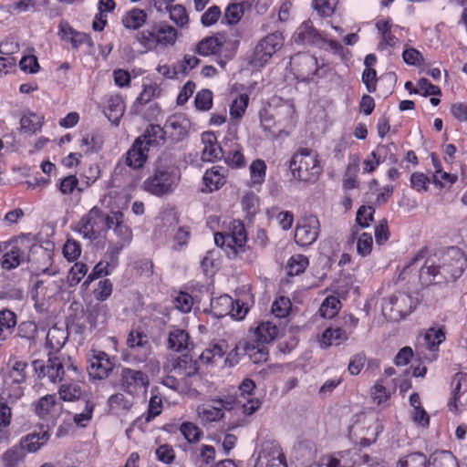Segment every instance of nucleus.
<instances>
[{
  "label": "nucleus",
  "instance_id": "nucleus-1",
  "mask_svg": "<svg viewBox=\"0 0 467 467\" xmlns=\"http://www.w3.org/2000/svg\"><path fill=\"white\" fill-rule=\"evenodd\" d=\"M467 265V258L458 247H450L442 256V264L436 265L427 259L419 273L422 285H431L456 281L462 276Z\"/></svg>",
  "mask_w": 467,
  "mask_h": 467
},
{
  "label": "nucleus",
  "instance_id": "nucleus-2",
  "mask_svg": "<svg viewBox=\"0 0 467 467\" xmlns=\"http://www.w3.org/2000/svg\"><path fill=\"white\" fill-rule=\"evenodd\" d=\"M180 178V170L172 163L171 156L162 153L155 162L153 174L144 182V189L153 195L162 196L173 191Z\"/></svg>",
  "mask_w": 467,
  "mask_h": 467
},
{
  "label": "nucleus",
  "instance_id": "nucleus-3",
  "mask_svg": "<svg viewBox=\"0 0 467 467\" xmlns=\"http://www.w3.org/2000/svg\"><path fill=\"white\" fill-rule=\"evenodd\" d=\"M48 429L44 426L21 438L18 444L6 450L1 456L3 467H18L26 457V452H36L49 440Z\"/></svg>",
  "mask_w": 467,
  "mask_h": 467
},
{
  "label": "nucleus",
  "instance_id": "nucleus-4",
  "mask_svg": "<svg viewBox=\"0 0 467 467\" xmlns=\"http://www.w3.org/2000/svg\"><path fill=\"white\" fill-rule=\"evenodd\" d=\"M289 170L295 179L314 182L321 172L317 159L308 149H300L289 161Z\"/></svg>",
  "mask_w": 467,
  "mask_h": 467
},
{
  "label": "nucleus",
  "instance_id": "nucleus-5",
  "mask_svg": "<svg viewBox=\"0 0 467 467\" xmlns=\"http://www.w3.org/2000/svg\"><path fill=\"white\" fill-rule=\"evenodd\" d=\"M30 245L25 238H16L4 243V255L1 258V267L5 271H12L30 260Z\"/></svg>",
  "mask_w": 467,
  "mask_h": 467
},
{
  "label": "nucleus",
  "instance_id": "nucleus-6",
  "mask_svg": "<svg viewBox=\"0 0 467 467\" xmlns=\"http://www.w3.org/2000/svg\"><path fill=\"white\" fill-rule=\"evenodd\" d=\"M283 46L284 36L281 32L268 34L256 45L250 64L258 67L265 66Z\"/></svg>",
  "mask_w": 467,
  "mask_h": 467
},
{
  "label": "nucleus",
  "instance_id": "nucleus-7",
  "mask_svg": "<svg viewBox=\"0 0 467 467\" xmlns=\"http://www.w3.org/2000/svg\"><path fill=\"white\" fill-rule=\"evenodd\" d=\"M230 232L227 233L228 238L226 239L231 244L230 250H227V257L235 259L237 257L244 258V254L249 250L246 245L247 234L244 224L240 220H234L231 223L229 227Z\"/></svg>",
  "mask_w": 467,
  "mask_h": 467
},
{
  "label": "nucleus",
  "instance_id": "nucleus-8",
  "mask_svg": "<svg viewBox=\"0 0 467 467\" xmlns=\"http://www.w3.org/2000/svg\"><path fill=\"white\" fill-rule=\"evenodd\" d=\"M254 467H287L281 447L271 441L262 445Z\"/></svg>",
  "mask_w": 467,
  "mask_h": 467
},
{
  "label": "nucleus",
  "instance_id": "nucleus-9",
  "mask_svg": "<svg viewBox=\"0 0 467 467\" xmlns=\"http://www.w3.org/2000/svg\"><path fill=\"white\" fill-rule=\"evenodd\" d=\"M319 221L317 216L310 215L302 218L295 231V241L301 246H308L317 239Z\"/></svg>",
  "mask_w": 467,
  "mask_h": 467
},
{
  "label": "nucleus",
  "instance_id": "nucleus-10",
  "mask_svg": "<svg viewBox=\"0 0 467 467\" xmlns=\"http://www.w3.org/2000/svg\"><path fill=\"white\" fill-rule=\"evenodd\" d=\"M28 364L26 361L15 359L11 364L10 369L5 377V384L13 389V396L19 398L23 395V384L27 379Z\"/></svg>",
  "mask_w": 467,
  "mask_h": 467
},
{
  "label": "nucleus",
  "instance_id": "nucleus-11",
  "mask_svg": "<svg viewBox=\"0 0 467 467\" xmlns=\"http://www.w3.org/2000/svg\"><path fill=\"white\" fill-rule=\"evenodd\" d=\"M166 137L172 142L182 141L187 136L190 121L183 117H171L165 122Z\"/></svg>",
  "mask_w": 467,
  "mask_h": 467
},
{
  "label": "nucleus",
  "instance_id": "nucleus-12",
  "mask_svg": "<svg viewBox=\"0 0 467 467\" xmlns=\"http://www.w3.org/2000/svg\"><path fill=\"white\" fill-rule=\"evenodd\" d=\"M114 368V363L110 360L108 354L99 352L90 359V365L88 367V372L90 378L94 379H103L109 376V373Z\"/></svg>",
  "mask_w": 467,
  "mask_h": 467
},
{
  "label": "nucleus",
  "instance_id": "nucleus-13",
  "mask_svg": "<svg viewBox=\"0 0 467 467\" xmlns=\"http://www.w3.org/2000/svg\"><path fill=\"white\" fill-rule=\"evenodd\" d=\"M202 142L204 145L201 156L203 161L213 162L224 157L223 150L218 144L217 138L213 131H204L202 134Z\"/></svg>",
  "mask_w": 467,
  "mask_h": 467
},
{
  "label": "nucleus",
  "instance_id": "nucleus-14",
  "mask_svg": "<svg viewBox=\"0 0 467 467\" xmlns=\"http://www.w3.org/2000/svg\"><path fill=\"white\" fill-rule=\"evenodd\" d=\"M120 385L124 391L130 393L132 387H147L149 378L140 370L123 368L120 373Z\"/></svg>",
  "mask_w": 467,
  "mask_h": 467
},
{
  "label": "nucleus",
  "instance_id": "nucleus-15",
  "mask_svg": "<svg viewBox=\"0 0 467 467\" xmlns=\"http://www.w3.org/2000/svg\"><path fill=\"white\" fill-rule=\"evenodd\" d=\"M100 208L94 206L85 214L78 223V232L89 240H96L99 237L98 222L94 219L99 217Z\"/></svg>",
  "mask_w": 467,
  "mask_h": 467
},
{
  "label": "nucleus",
  "instance_id": "nucleus-16",
  "mask_svg": "<svg viewBox=\"0 0 467 467\" xmlns=\"http://www.w3.org/2000/svg\"><path fill=\"white\" fill-rule=\"evenodd\" d=\"M127 345L140 355V360H145L151 353L148 336L141 331L131 330L127 337Z\"/></svg>",
  "mask_w": 467,
  "mask_h": 467
},
{
  "label": "nucleus",
  "instance_id": "nucleus-17",
  "mask_svg": "<svg viewBox=\"0 0 467 467\" xmlns=\"http://www.w3.org/2000/svg\"><path fill=\"white\" fill-rule=\"evenodd\" d=\"M391 311L396 312L401 318L409 316L417 306V300L406 293H399L389 297Z\"/></svg>",
  "mask_w": 467,
  "mask_h": 467
},
{
  "label": "nucleus",
  "instance_id": "nucleus-18",
  "mask_svg": "<svg viewBox=\"0 0 467 467\" xmlns=\"http://www.w3.org/2000/svg\"><path fill=\"white\" fill-rule=\"evenodd\" d=\"M148 151L149 149L143 145L141 137H138L127 152L126 164L133 169L141 168L147 160Z\"/></svg>",
  "mask_w": 467,
  "mask_h": 467
},
{
  "label": "nucleus",
  "instance_id": "nucleus-19",
  "mask_svg": "<svg viewBox=\"0 0 467 467\" xmlns=\"http://www.w3.org/2000/svg\"><path fill=\"white\" fill-rule=\"evenodd\" d=\"M350 331L343 327H329L324 330L320 339V346L327 348L332 345L338 346L348 339Z\"/></svg>",
  "mask_w": 467,
  "mask_h": 467
},
{
  "label": "nucleus",
  "instance_id": "nucleus-20",
  "mask_svg": "<svg viewBox=\"0 0 467 467\" xmlns=\"http://www.w3.org/2000/svg\"><path fill=\"white\" fill-rule=\"evenodd\" d=\"M192 346L190 335L187 331L181 328H173L169 332L167 347L169 349L182 352L189 349Z\"/></svg>",
  "mask_w": 467,
  "mask_h": 467
},
{
  "label": "nucleus",
  "instance_id": "nucleus-21",
  "mask_svg": "<svg viewBox=\"0 0 467 467\" xmlns=\"http://www.w3.org/2000/svg\"><path fill=\"white\" fill-rule=\"evenodd\" d=\"M171 366L172 370L182 377H192L199 371L198 360L193 359L188 354L179 356L173 360Z\"/></svg>",
  "mask_w": 467,
  "mask_h": 467
},
{
  "label": "nucleus",
  "instance_id": "nucleus-22",
  "mask_svg": "<svg viewBox=\"0 0 467 467\" xmlns=\"http://www.w3.org/2000/svg\"><path fill=\"white\" fill-rule=\"evenodd\" d=\"M224 171L225 169L222 166H213L207 170L202 178L205 185V189H202V192H212L220 189L225 183Z\"/></svg>",
  "mask_w": 467,
  "mask_h": 467
},
{
  "label": "nucleus",
  "instance_id": "nucleus-23",
  "mask_svg": "<svg viewBox=\"0 0 467 467\" xmlns=\"http://www.w3.org/2000/svg\"><path fill=\"white\" fill-rule=\"evenodd\" d=\"M140 137L143 140V145L148 147L149 150L150 147L163 145L166 140L165 126L161 127L158 124H150Z\"/></svg>",
  "mask_w": 467,
  "mask_h": 467
},
{
  "label": "nucleus",
  "instance_id": "nucleus-24",
  "mask_svg": "<svg viewBox=\"0 0 467 467\" xmlns=\"http://www.w3.org/2000/svg\"><path fill=\"white\" fill-rule=\"evenodd\" d=\"M295 41L301 44L317 45L323 41L319 32L313 26L311 21L304 22L296 31Z\"/></svg>",
  "mask_w": 467,
  "mask_h": 467
},
{
  "label": "nucleus",
  "instance_id": "nucleus-25",
  "mask_svg": "<svg viewBox=\"0 0 467 467\" xmlns=\"http://www.w3.org/2000/svg\"><path fill=\"white\" fill-rule=\"evenodd\" d=\"M213 405H209L207 407L203 406L202 408L198 409V412L200 415L208 420V421H215L223 417V409L230 410L232 408V402L225 401L222 399L213 400Z\"/></svg>",
  "mask_w": 467,
  "mask_h": 467
},
{
  "label": "nucleus",
  "instance_id": "nucleus-26",
  "mask_svg": "<svg viewBox=\"0 0 467 467\" xmlns=\"http://www.w3.org/2000/svg\"><path fill=\"white\" fill-rule=\"evenodd\" d=\"M17 325L16 314L7 308L0 310V341L4 342L12 335Z\"/></svg>",
  "mask_w": 467,
  "mask_h": 467
},
{
  "label": "nucleus",
  "instance_id": "nucleus-27",
  "mask_svg": "<svg viewBox=\"0 0 467 467\" xmlns=\"http://www.w3.org/2000/svg\"><path fill=\"white\" fill-rule=\"evenodd\" d=\"M125 105L122 98L119 95L111 96L108 99L107 107L104 114L109 121L115 125H119L120 118L123 116Z\"/></svg>",
  "mask_w": 467,
  "mask_h": 467
},
{
  "label": "nucleus",
  "instance_id": "nucleus-28",
  "mask_svg": "<svg viewBox=\"0 0 467 467\" xmlns=\"http://www.w3.org/2000/svg\"><path fill=\"white\" fill-rule=\"evenodd\" d=\"M428 467H459L456 457L450 451H436L428 458Z\"/></svg>",
  "mask_w": 467,
  "mask_h": 467
},
{
  "label": "nucleus",
  "instance_id": "nucleus-29",
  "mask_svg": "<svg viewBox=\"0 0 467 467\" xmlns=\"http://www.w3.org/2000/svg\"><path fill=\"white\" fill-rule=\"evenodd\" d=\"M452 398L448 403L451 410H457V400L462 394L467 391V374L458 372L452 379Z\"/></svg>",
  "mask_w": 467,
  "mask_h": 467
},
{
  "label": "nucleus",
  "instance_id": "nucleus-30",
  "mask_svg": "<svg viewBox=\"0 0 467 467\" xmlns=\"http://www.w3.org/2000/svg\"><path fill=\"white\" fill-rule=\"evenodd\" d=\"M147 21V14L140 8H132L122 17V25L128 29L137 30Z\"/></svg>",
  "mask_w": 467,
  "mask_h": 467
},
{
  "label": "nucleus",
  "instance_id": "nucleus-31",
  "mask_svg": "<svg viewBox=\"0 0 467 467\" xmlns=\"http://www.w3.org/2000/svg\"><path fill=\"white\" fill-rule=\"evenodd\" d=\"M108 316L107 305L97 303L88 310L87 320L91 328H96L98 325L106 323Z\"/></svg>",
  "mask_w": 467,
  "mask_h": 467
},
{
  "label": "nucleus",
  "instance_id": "nucleus-32",
  "mask_svg": "<svg viewBox=\"0 0 467 467\" xmlns=\"http://www.w3.org/2000/svg\"><path fill=\"white\" fill-rule=\"evenodd\" d=\"M47 378L51 382L62 381L65 375V364L59 357L50 356L47 361Z\"/></svg>",
  "mask_w": 467,
  "mask_h": 467
},
{
  "label": "nucleus",
  "instance_id": "nucleus-33",
  "mask_svg": "<svg viewBox=\"0 0 467 467\" xmlns=\"http://www.w3.org/2000/svg\"><path fill=\"white\" fill-rule=\"evenodd\" d=\"M223 42L217 36H207L196 46L195 51L201 56H209L220 52Z\"/></svg>",
  "mask_w": 467,
  "mask_h": 467
},
{
  "label": "nucleus",
  "instance_id": "nucleus-34",
  "mask_svg": "<svg viewBox=\"0 0 467 467\" xmlns=\"http://www.w3.org/2000/svg\"><path fill=\"white\" fill-rule=\"evenodd\" d=\"M158 45H173L177 38V30L165 23L155 24Z\"/></svg>",
  "mask_w": 467,
  "mask_h": 467
},
{
  "label": "nucleus",
  "instance_id": "nucleus-35",
  "mask_svg": "<svg viewBox=\"0 0 467 467\" xmlns=\"http://www.w3.org/2000/svg\"><path fill=\"white\" fill-rule=\"evenodd\" d=\"M278 327L271 322H262L255 329V335L259 342L269 343L278 335Z\"/></svg>",
  "mask_w": 467,
  "mask_h": 467
},
{
  "label": "nucleus",
  "instance_id": "nucleus-36",
  "mask_svg": "<svg viewBox=\"0 0 467 467\" xmlns=\"http://www.w3.org/2000/svg\"><path fill=\"white\" fill-rule=\"evenodd\" d=\"M428 458L420 451H415L401 457L397 467H428Z\"/></svg>",
  "mask_w": 467,
  "mask_h": 467
},
{
  "label": "nucleus",
  "instance_id": "nucleus-37",
  "mask_svg": "<svg viewBox=\"0 0 467 467\" xmlns=\"http://www.w3.org/2000/svg\"><path fill=\"white\" fill-rule=\"evenodd\" d=\"M233 298L227 295L212 299L211 312L218 318L229 315V308L233 305Z\"/></svg>",
  "mask_w": 467,
  "mask_h": 467
},
{
  "label": "nucleus",
  "instance_id": "nucleus-38",
  "mask_svg": "<svg viewBox=\"0 0 467 467\" xmlns=\"http://www.w3.org/2000/svg\"><path fill=\"white\" fill-rule=\"evenodd\" d=\"M136 39L146 50L154 49L158 45L155 24L150 28L137 33Z\"/></svg>",
  "mask_w": 467,
  "mask_h": 467
},
{
  "label": "nucleus",
  "instance_id": "nucleus-39",
  "mask_svg": "<svg viewBox=\"0 0 467 467\" xmlns=\"http://www.w3.org/2000/svg\"><path fill=\"white\" fill-rule=\"evenodd\" d=\"M339 308V299L337 296H328L321 304L319 312L323 317L331 319L338 313Z\"/></svg>",
  "mask_w": 467,
  "mask_h": 467
},
{
  "label": "nucleus",
  "instance_id": "nucleus-40",
  "mask_svg": "<svg viewBox=\"0 0 467 467\" xmlns=\"http://www.w3.org/2000/svg\"><path fill=\"white\" fill-rule=\"evenodd\" d=\"M42 117L35 113L24 115L20 119V129L24 132L35 133L42 127Z\"/></svg>",
  "mask_w": 467,
  "mask_h": 467
},
{
  "label": "nucleus",
  "instance_id": "nucleus-41",
  "mask_svg": "<svg viewBox=\"0 0 467 467\" xmlns=\"http://www.w3.org/2000/svg\"><path fill=\"white\" fill-rule=\"evenodd\" d=\"M308 265V258L303 254L292 256L287 263V271L290 275H298Z\"/></svg>",
  "mask_w": 467,
  "mask_h": 467
},
{
  "label": "nucleus",
  "instance_id": "nucleus-42",
  "mask_svg": "<svg viewBox=\"0 0 467 467\" xmlns=\"http://www.w3.org/2000/svg\"><path fill=\"white\" fill-rule=\"evenodd\" d=\"M242 207L246 213L247 217L252 218L256 214L259 209V198L253 192H247L242 198Z\"/></svg>",
  "mask_w": 467,
  "mask_h": 467
},
{
  "label": "nucleus",
  "instance_id": "nucleus-43",
  "mask_svg": "<svg viewBox=\"0 0 467 467\" xmlns=\"http://www.w3.org/2000/svg\"><path fill=\"white\" fill-rule=\"evenodd\" d=\"M37 335V326L34 321H23L17 327L16 337L29 342L35 341Z\"/></svg>",
  "mask_w": 467,
  "mask_h": 467
},
{
  "label": "nucleus",
  "instance_id": "nucleus-44",
  "mask_svg": "<svg viewBox=\"0 0 467 467\" xmlns=\"http://www.w3.org/2000/svg\"><path fill=\"white\" fill-rule=\"evenodd\" d=\"M266 164L263 160L257 159L250 165L251 180L254 184H262L265 181Z\"/></svg>",
  "mask_w": 467,
  "mask_h": 467
},
{
  "label": "nucleus",
  "instance_id": "nucleus-45",
  "mask_svg": "<svg viewBox=\"0 0 467 467\" xmlns=\"http://www.w3.org/2000/svg\"><path fill=\"white\" fill-rule=\"evenodd\" d=\"M88 268L84 263L78 262L70 269L67 275V283L69 286L77 285L86 275Z\"/></svg>",
  "mask_w": 467,
  "mask_h": 467
},
{
  "label": "nucleus",
  "instance_id": "nucleus-46",
  "mask_svg": "<svg viewBox=\"0 0 467 467\" xmlns=\"http://www.w3.org/2000/svg\"><path fill=\"white\" fill-rule=\"evenodd\" d=\"M194 104L198 110H209L213 106V92L207 88L200 90L195 96Z\"/></svg>",
  "mask_w": 467,
  "mask_h": 467
},
{
  "label": "nucleus",
  "instance_id": "nucleus-47",
  "mask_svg": "<svg viewBox=\"0 0 467 467\" xmlns=\"http://www.w3.org/2000/svg\"><path fill=\"white\" fill-rule=\"evenodd\" d=\"M249 98L246 94L240 95L230 106V115L233 119H241L248 106Z\"/></svg>",
  "mask_w": 467,
  "mask_h": 467
},
{
  "label": "nucleus",
  "instance_id": "nucleus-48",
  "mask_svg": "<svg viewBox=\"0 0 467 467\" xmlns=\"http://www.w3.org/2000/svg\"><path fill=\"white\" fill-rule=\"evenodd\" d=\"M291 301L289 298L280 296L275 299L272 305V313L275 317L283 318L285 317L291 309Z\"/></svg>",
  "mask_w": 467,
  "mask_h": 467
},
{
  "label": "nucleus",
  "instance_id": "nucleus-49",
  "mask_svg": "<svg viewBox=\"0 0 467 467\" xmlns=\"http://www.w3.org/2000/svg\"><path fill=\"white\" fill-rule=\"evenodd\" d=\"M180 431L190 443L198 441L202 434V431L192 422H183L180 427Z\"/></svg>",
  "mask_w": 467,
  "mask_h": 467
},
{
  "label": "nucleus",
  "instance_id": "nucleus-50",
  "mask_svg": "<svg viewBox=\"0 0 467 467\" xmlns=\"http://www.w3.org/2000/svg\"><path fill=\"white\" fill-rule=\"evenodd\" d=\"M60 398L65 401H72L79 399L81 389L78 384H63L59 389Z\"/></svg>",
  "mask_w": 467,
  "mask_h": 467
},
{
  "label": "nucleus",
  "instance_id": "nucleus-51",
  "mask_svg": "<svg viewBox=\"0 0 467 467\" xmlns=\"http://www.w3.org/2000/svg\"><path fill=\"white\" fill-rule=\"evenodd\" d=\"M337 4V0H314L313 7L321 16H330Z\"/></svg>",
  "mask_w": 467,
  "mask_h": 467
},
{
  "label": "nucleus",
  "instance_id": "nucleus-52",
  "mask_svg": "<svg viewBox=\"0 0 467 467\" xmlns=\"http://www.w3.org/2000/svg\"><path fill=\"white\" fill-rule=\"evenodd\" d=\"M243 16V7L241 4L233 3L230 4L225 12L223 19L229 25H234L238 23Z\"/></svg>",
  "mask_w": 467,
  "mask_h": 467
},
{
  "label": "nucleus",
  "instance_id": "nucleus-53",
  "mask_svg": "<svg viewBox=\"0 0 467 467\" xmlns=\"http://www.w3.org/2000/svg\"><path fill=\"white\" fill-rule=\"evenodd\" d=\"M375 208L373 206L362 205L357 212L356 223L362 228H366L369 225V223L373 221V214Z\"/></svg>",
  "mask_w": 467,
  "mask_h": 467
},
{
  "label": "nucleus",
  "instance_id": "nucleus-54",
  "mask_svg": "<svg viewBox=\"0 0 467 467\" xmlns=\"http://www.w3.org/2000/svg\"><path fill=\"white\" fill-rule=\"evenodd\" d=\"M112 290L113 285L109 279L100 280L94 290V296L97 300L105 301L110 296Z\"/></svg>",
  "mask_w": 467,
  "mask_h": 467
},
{
  "label": "nucleus",
  "instance_id": "nucleus-55",
  "mask_svg": "<svg viewBox=\"0 0 467 467\" xmlns=\"http://www.w3.org/2000/svg\"><path fill=\"white\" fill-rule=\"evenodd\" d=\"M425 340L430 349H434V348H437L445 340V332L443 328L429 329L425 335Z\"/></svg>",
  "mask_w": 467,
  "mask_h": 467
},
{
  "label": "nucleus",
  "instance_id": "nucleus-56",
  "mask_svg": "<svg viewBox=\"0 0 467 467\" xmlns=\"http://www.w3.org/2000/svg\"><path fill=\"white\" fill-rule=\"evenodd\" d=\"M170 18L179 26H183L189 21L186 9L181 5H176L169 9Z\"/></svg>",
  "mask_w": 467,
  "mask_h": 467
},
{
  "label": "nucleus",
  "instance_id": "nucleus-57",
  "mask_svg": "<svg viewBox=\"0 0 467 467\" xmlns=\"http://www.w3.org/2000/svg\"><path fill=\"white\" fill-rule=\"evenodd\" d=\"M56 401L55 395H46L40 398L35 407L36 413L39 416L47 414L50 409L56 405Z\"/></svg>",
  "mask_w": 467,
  "mask_h": 467
},
{
  "label": "nucleus",
  "instance_id": "nucleus-58",
  "mask_svg": "<svg viewBox=\"0 0 467 467\" xmlns=\"http://www.w3.org/2000/svg\"><path fill=\"white\" fill-rule=\"evenodd\" d=\"M108 405L111 410H129L131 408V402L122 393L111 395L108 400Z\"/></svg>",
  "mask_w": 467,
  "mask_h": 467
},
{
  "label": "nucleus",
  "instance_id": "nucleus-59",
  "mask_svg": "<svg viewBox=\"0 0 467 467\" xmlns=\"http://www.w3.org/2000/svg\"><path fill=\"white\" fill-rule=\"evenodd\" d=\"M373 239L371 234L363 233L358 238L357 251L361 256H367L371 253Z\"/></svg>",
  "mask_w": 467,
  "mask_h": 467
},
{
  "label": "nucleus",
  "instance_id": "nucleus-60",
  "mask_svg": "<svg viewBox=\"0 0 467 467\" xmlns=\"http://www.w3.org/2000/svg\"><path fill=\"white\" fill-rule=\"evenodd\" d=\"M225 163L234 169L243 168L245 165V160L239 149L229 151L224 155Z\"/></svg>",
  "mask_w": 467,
  "mask_h": 467
},
{
  "label": "nucleus",
  "instance_id": "nucleus-61",
  "mask_svg": "<svg viewBox=\"0 0 467 467\" xmlns=\"http://www.w3.org/2000/svg\"><path fill=\"white\" fill-rule=\"evenodd\" d=\"M392 150H397V146L391 142L389 144H379L377 149L370 153L371 158L378 159V162H384L389 158Z\"/></svg>",
  "mask_w": 467,
  "mask_h": 467
},
{
  "label": "nucleus",
  "instance_id": "nucleus-62",
  "mask_svg": "<svg viewBox=\"0 0 467 467\" xmlns=\"http://www.w3.org/2000/svg\"><path fill=\"white\" fill-rule=\"evenodd\" d=\"M222 13L221 9L217 5L209 7L202 16L201 22L204 26H211L214 25L220 18Z\"/></svg>",
  "mask_w": 467,
  "mask_h": 467
},
{
  "label": "nucleus",
  "instance_id": "nucleus-63",
  "mask_svg": "<svg viewBox=\"0 0 467 467\" xmlns=\"http://www.w3.org/2000/svg\"><path fill=\"white\" fill-rule=\"evenodd\" d=\"M64 256L68 261H74L78 258L81 254V248L78 242L75 240H67L63 247Z\"/></svg>",
  "mask_w": 467,
  "mask_h": 467
},
{
  "label": "nucleus",
  "instance_id": "nucleus-64",
  "mask_svg": "<svg viewBox=\"0 0 467 467\" xmlns=\"http://www.w3.org/2000/svg\"><path fill=\"white\" fill-rule=\"evenodd\" d=\"M19 67L21 70L26 73L35 74L36 73L40 67L36 56H24L19 62Z\"/></svg>",
  "mask_w": 467,
  "mask_h": 467
}]
</instances>
